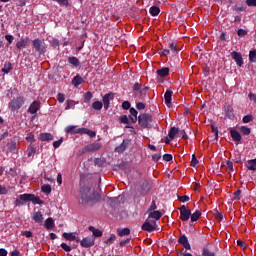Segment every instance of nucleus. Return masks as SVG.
<instances>
[{
    "label": "nucleus",
    "instance_id": "nucleus-1",
    "mask_svg": "<svg viewBox=\"0 0 256 256\" xmlns=\"http://www.w3.org/2000/svg\"><path fill=\"white\" fill-rule=\"evenodd\" d=\"M82 203H93V201H99L101 196L99 194L91 193V188L84 187L80 190Z\"/></svg>",
    "mask_w": 256,
    "mask_h": 256
},
{
    "label": "nucleus",
    "instance_id": "nucleus-2",
    "mask_svg": "<svg viewBox=\"0 0 256 256\" xmlns=\"http://www.w3.org/2000/svg\"><path fill=\"white\" fill-rule=\"evenodd\" d=\"M23 103H25L24 97H17L16 99L11 100L9 103V110L10 111H19L21 107H23Z\"/></svg>",
    "mask_w": 256,
    "mask_h": 256
},
{
    "label": "nucleus",
    "instance_id": "nucleus-3",
    "mask_svg": "<svg viewBox=\"0 0 256 256\" xmlns=\"http://www.w3.org/2000/svg\"><path fill=\"white\" fill-rule=\"evenodd\" d=\"M191 218V210L187 206L182 205L180 207V219L181 221H189Z\"/></svg>",
    "mask_w": 256,
    "mask_h": 256
},
{
    "label": "nucleus",
    "instance_id": "nucleus-4",
    "mask_svg": "<svg viewBox=\"0 0 256 256\" xmlns=\"http://www.w3.org/2000/svg\"><path fill=\"white\" fill-rule=\"evenodd\" d=\"M32 45L37 53H45V42L41 39L33 40Z\"/></svg>",
    "mask_w": 256,
    "mask_h": 256
},
{
    "label": "nucleus",
    "instance_id": "nucleus-5",
    "mask_svg": "<svg viewBox=\"0 0 256 256\" xmlns=\"http://www.w3.org/2000/svg\"><path fill=\"white\" fill-rule=\"evenodd\" d=\"M40 109H41V102L35 100L33 103L30 104L28 108V113H30L31 115H35V113H37V111H39Z\"/></svg>",
    "mask_w": 256,
    "mask_h": 256
},
{
    "label": "nucleus",
    "instance_id": "nucleus-6",
    "mask_svg": "<svg viewBox=\"0 0 256 256\" xmlns=\"http://www.w3.org/2000/svg\"><path fill=\"white\" fill-rule=\"evenodd\" d=\"M155 229H157V222L155 221L153 222L146 221L142 225V231L152 232V231H155Z\"/></svg>",
    "mask_w": 256,
    "mask_h": 256
},
{
    "label": "nucleus",
    "instance_id": "nucleus-7",
    "mask_svg": "<svg viewBox=\"0 0 256 256\" xmlns=\"http://www.w3.org/2000/svg\"><path fill=\"white\" fill-rule=\"evenodd\" d=\"M101 149V144L99 143H93V144H90L88 146H86L84 149H83V153H89V152H93V151H99Z\"/></svg>",
    "mask_w": 256,
    "mask_h": 256
},
{
    "label": "nucleus",
    "instance_id": "nucleus-8",
    "mask_svg": "<svg viewBox=\"0 0 256 256\" xmlns=\"http://www.w3.org/2000/svg\"><path fill=\"white\" fill-rule=\"evenodd\" d=\"M115 95L113 93L105 94L103 97L104 109H109V103L113 101Z\"/></svg>",
    "mask_w": 256,
    "mask_h": 256
},
{
    "label": "nucleus",
    "instance_id": "nucleus-9",
    "mask_svg": "<svg viewBox=\"0 0 256 256\" xmlns=\"http://www.w3.org/2000/svg\"><path fill=\"white\" fill-rule=\"evenodd\" d=\"M62 237L64 239H66V241H76L77 243H79V241H81V239L79 237H77L75 235V233H67V232H64L62 234Z\"/></svg>",
    "mask_w": 256,
    "mask_h": 256
},
{
    "label": "nucleus",
    "instance_id": "nucleus-10",
    "mask_svg": "<svg viewBox=\"0 0 256 256\" xmlns=\"http://www.w3.org/2000/svg\"><path fill=\"white\" fill-rule=\"evenodd\" d=\"M80 245L81 247L88 249V247H93L95 245V240L93 238H84Z\"/></svg>",
    "mask_w": 256,
    "mask_h": 256
},
{
    "label": "nucleus",
    "instance_id": "nucleus-11",
    "mask_svg": "<svg viewBox=\"0 0 256 256\" xmlns=\"http://www.w3.org/2000/svg\"><path fill=\"white\" fill-rule=\"evenodd\" d=\"M138 123L141 127H147L149 125V117L146 114H142L138 117Z\"/></svg>",
    "mask_w": 256,
    "mask_h": 256
},
{
    "label": "nucleus",
    "instance_id": "nucleus-12",
    "mask_svg": "<svg viewBox=\"0 0 256 256\" xmlns=\"http://www.w3.org/2000/svg\"><path fill=\"white\" fill-rule=\"evenodd\" d=\"M232 59L236 61V65L241 67L243 65V57L238 52H232L231 53Z\"/></svg>",
    "mask_w": 256,
    "mask_h": 256
},
{
    "label": "nucleus",
    "instance_id": "nucleus-13",
    "mask_svg": "<svg viewBox=\"0 0 256 256\" xmlns=\"http://www.w3.org/2000/svg\"><path fill=\"white\" fill-rule=\"evenodd\" d=\"M161 217H163V214L159 210L149 212L148 214V219H155L156 221H159Z\"/></svg>",
    "mask_w": 256,
    "mask_h": 256
},
{
    "label": "nucleus",
    "instance_id": "nucleus-14",
    "mask_svg": "<svg viewBox=\"0 0 256 256\" xmlns=\"http://www.w3.org/2000/svg\"><path fill=\"white\" fill-rule=\"evenodd\" d=\"M32 219L35 223H43V213H41V211L34 212L32 214Z\"/></svg>",
    "mask_w": 256,
    "mask_h": 256
},
{
    "label": "nucleus",
    "instance_id": "nucleus-15",
    "mask_svg": "<svg viewBox=\"0 0 256 256\" xmlns=\"http://www.w3.org/2000/svg\"><path fill=\"white\" fill-rule=\"evenodd\" d=\"M178 243L183 245L186 249L190 250L191 249V244H189V240L187 239V236H181L178 240Z\"/></svg>",
    "mask_w": 256,
    "mask_h": 256
},
{
    "label": "nucleus",
    "instance_id": "nucleus-16",
    "mask_svg": "<svg viewBox=\"0 0 256 256\" xmlns=\"http://www.w3.org/2000/svg\"><path fill=\"white\" fill-rule=\"evenodd\" d=\"M54 137L52 136L51 133H41L39 135V140L40 141H53Z\"/></svg>",
    "mask_w": 256,
    "mask_h": 256
},
{
    "label": "nucleus",
    "instance_id": "nucleus-17",
    "mask_svg": "<svg viewBox=\"0 0 256 256\" xmlns=\"http://www.w3.org/2000/svg\"><path fill=\"white\" fill-rule=\"evenodd\" d=\"M230 135L233 139V141H236L237 143H239V141H241V134L237 131V130H230Z\"/></svg>",
    "mask_w": 256,
    "mask_h": 256
},
{
    "label": "nucleus",
    "instance_id": "nucleus-18",
    "mask_svg": "<svg viewBox=\"0 0 256 256\" xmlns=\"http://www.w3.org/2000/svg\"><path fill=\"white\" fill-rule=\"evenodd\" d=\"M179 132V128L177 127H172L169 132H168V137L169 139L173 140L175 137H177V134Z\"/></svg>",
    "mask_w": 256,
    "mask_h": 256
},
{
    "label": "nucleus",
    "instance_id": "nucleus-19",
    "mask_svg": "<svg viewBox=\"0 0 256 256\" xmlns=\"http://www.w3.org/2000/svg\"><path fill=\"white\" fill-rule=\"evenodd\" d=\"M65 132L77 135L79 133V128H77V126H68L65 128Z\"/></svg>",
    "mask_w": 256,
    "mask_h": 256
},
{
    "label": "nucleus",
    "instance_id": "nucleus-20",
    "mask_svg": "<svg viewBox=\"0 0 256 256\" xmlns=\"http://www.w3.org/2000/svg\"><path fill=\"white\" fill-rule=\"evenodd\" d=\"M137 115V110H135V108H130V119L132 123H137Z\"/></svg>",
    "mask_w": 256,
    "mask_h": 256
},
{
    "label": "nucleus",
    "instance_id": "nucleus-21",
    "mask_svg": "<svg viewBox=\"0 0 256 256\" xmlns=\"http://www.w3.org/2000/svg\"><path fill=\"white\" fill-rule=\"evenodd\" d=\"M117 232L119 237H125L127 235H131V230L129 228L118 229Z\"/></svg>",
    "mask_w": 256,
    "mask_h": 256
},
{
    "label": "nucleus",
    "instance_id": "nucleus-22",
    "mask_svg": "<svg viewBox=\"0 0 256 256\" xmlns=\"http://www.w3.org/2000/svg\"><path fill=\"white\" fill-rule=\"evenodd\" d=\"M247 169H249L250 171H256V158L248 160Z\"/></svg>",
    "mask_w": 256,
    "mask_h": 256
},
{
    "label": "nucleus",
    "instance_id": "nucleus-23",
    "mask_svg": "<svg viewBox=\"0 0 256 256\" xmlns=\"http://www.w3.org/2000/svg\"><path fill=\"white\" fill-rule=\"evenodd\" d=\"M17 49H25L27 47V39L22 38L16 43Z\"/></svg>",
    "mask_w": 256,
    "mask_h": 256
},
{
    "label": "nucleus",
    "instance_id": "nucleus-24",
    "mask_svg": "<svg viewBox=\"0 0 256 256\" xmlns=\"http://www.w3.org/2000/svg\"><path fill=\"white\" fill-rule=\"evenodd\" d=\"M199 217H201V210H196L193 214L190 215L192 223L199 221Z\"/></svg>",
    "mask_w": 256,
    "mask_h": 256
},
{
    "label": "nucleus",
    "instance_id": "nucleus-25",
    "mask_svg": "<svg viewBox=\"0 0 256 256\" xmlns=\"http://www.w3.org/2000/svg\"><path fill=\"white\" fill-rule=\"evenodd\" d=\"M81 83H83V79L79 75L75 76L72 79V85H74V87H79V85H81Z\"/></svg>",
    "mask_w": 256,
    "mask_h": 256
},
{
    "label": "nucleus",
    "instance_id": "nucleus-26",
    "mask_svg": "<svg viewBox=\"0 0 256 256\" xmlns=\"http://www.w3.org/2000/svg\"><path fill=\"white\" fill-rule=\"evenodd\" d=\"M89 231H91L94 235V237H102L103 236V232L99 229H95V227L90 226L89 227Z\"/></svg>",
    "mask_w": 256,
    "mask_h": 256
},
{
    "label": "nucleus",
    "instance_id": "nucleus-27",
    "mask_svg": "<svg viewBox=\"0 0 256 256\" xmlns=\"http://www.w3.org/2000/svg\"><path fill=\"white\" fill-rule=\"evenodd\" d=\"M171 97H173V92L171 90H167L164 94L165 103L167 105L171 103Z\"/></svg>",
    "mask_w": 256,
    "mask_h": 256
},
{
    "label": "nucleus",
    "instance_id": "nucleus-28",
    "mask_svg": "<svg viewBox=\"0 0 256 256\" xmlns=\"http://www.w3.org/2000/svg\"><path fill=\"white\" fill-rule=\"evenodd\" d=\"M157 75L159 77H167V75H169V68H161L157 70Z\"/></svg>",
    "mask_w": 256,
    "mask_h": 256
},
{
    "label": "nucleus",
    "instance_id": "nucleus-29",
    "mask_svg": "<svg viewBox=\"0 0 256 256\" xmlns=\"http://www.w3.org/2000/svg\"><path fill=\"white\" fill-rule=\"evenodd\" d=\"M159 13H161V9H159V7L152 6L150 8V15H152V17H157V15H159Z\"/></svg>",
    "mask_w": 256,
    "mask_h": 256
},
{
    "label": "nucleus",
    "instance_id": "nucleus-30",
    "mask_svg": "<svg viewBox=\"0 0 256 256\" xmlns=\"http://www.w3.org/2000/svg\"><path fill=\"white\" fill-rule=\"evenodd\" d=\"M31 203H33L34 205H43V200H41V198L35 196V194H32V198H31Z\"/></svg>",
    "mask_w": 256,
    "mask_h": 256
},
{
    "label": "nucleus",
    "instance_id": "nucleus-31",
    "mask_svg": "<svg viewBox=\"0 0 256 256\" xmlns=\"http://www.w3.org/2000/svg\"><path fill=\"white\" fill-rule=\"evenodd\" d=\"M93 109H95V111H101L103 109V102L101 101H95L92 104Z\"/></svg>",
    "mask_w": 256,
    "mask_h": 256
},
{
    "label": "nucleus",
    "instance_id": "nucleus-32",
    "mask_svg": "<svg viewBox=\"0 0 256 256\" xmlns=\"http://www.w3.org/2000/svg\"><path fill=\"white\" fill-rule=\"evenodd\" d=\"M68 62L74 67H79V59L77 57H69Z\"/></svg>",
    "mask_w": 256,
    "mask_h": 256
},
{
    "label": "nucleus",
    "instance_id": "nucleus-33",
    "mask_svg": "<svg viewBox=\"0 0 256 256\" xmlns=\"http://www.w3.org/2000/svg\"><path fill=\"white\" fill-rule=\"evenodd\" d=\"M53 225H55V222L53 221V218H47L46 221H45L46 229H52Z\"/></svg>",
    "mask_w": 256,
    "mask_h": 256
},
{
    "label": "nucleus",
    "instance_id": "nucleus-34",
    "mask_svg": "<svg viewBox=\"0 0 256 256\" xmlns=\"http://www.w3.org/2000/svg\"><path fill=\"white\" fill-rule=\"evenodd\" d=\"M125 149H127V144H125V141H123L120 146L116 147L115 151L116 153H123Z\"/></svg>",
    "mask_w": 256,
    "mask_h": 256
},
{
    "label": "nucleus",
    "instance_id": "nucleus-35",
    "mask_svg": "<svg viewBox=\"0 0 256 256\" xmlns=\"http://www.w3.org/2000/svg\"><path fill=\"white\" fill-rule=\"evenodd\" d=\"M11 69H13V66L11 65L10 62H6L4 64V67L2 68L3 73H9V71H11Z\"/></svg>",
    "mask_w": 256,
    "mask_h": 256
},
{
    "label": "nucleus",
    "instance_id": "nucleus-36",
    "mask_svg": "<svg viewBox=\"0 0 256 256\" xmlns=\"http://www.w3.org/2000/svg\"><path fill=\"white\" fill-rule=\"evenodd\" d=\"M224 111L226 113V117H233V107L226 106Z\"/></svg>",
    "mask_w": 256,
    "mask_h": 256
},
{
    "label": "nucleus",
    "instance_id": "nucleus-37",
    "mask_svg": "<svg viewBox=\"0 0 256 256\" xmlns=\"http://www.w3.org/2000/svg\"><path fill=\"white\" fill-rule=\"evenodd\" d=\"M32 196L33 194H21L19 197L21 201H31Z\"/></svg>",
    "mask_w": 256,
    "mask_h": 256
},
{
    "label": "nucleus",
    "instance_id": "nucleus-38",
    "mask_svg": "<svg viewBox=\"0 0 256 256\" xmlns=\"http://www.w3.org/2000/svg\"><path fill=\"white\" fill-rule=\"evenodd\" d=\"M42 193H45L46 195H49L51 193V185L46 184L42 186Z\"/></svg>",
    "mask_w": 256,
    "mask_h": 256
},
{
    "label": "nucleus",
    "instance_id": "nucleus-39",
    "mask_svg": "<svg viewBox=\"0 0 256 256\" xmlns=\"http://www.w3.org/2000/svg\"><path fill=\"white\" fill-rule=\"evenodd\" d=\"M117 239V236H115V234H111V236L109 237V239L105 240L104 243H106V245H112L113 242Z\"/></svg>",
    "mask_w": 256,
    "mask_h": 256
},
{
    "label": "nucleus",
    "instance_id": "nucleus-40",
    "mask_svg": "<svg viewBox=\"0 0 256 256\" xmlns=\"http://www.w3.org/2000/svg\"><path fill=\"white\" fill-rule=\"evenodd\" d=\"M249 60L251 61V63H256V50L250 51Z\"/></svg>",
    "mask_w": 256,
    "mask_h": 256
},
{
    "label": "nucleus",
    "instance_id": "nucleus-41",
    "mask_svg": "<svg viewBox=\"0 0 256 256\" xmlns=\"http://www.w3.org/2000/svg\"><path fill=\"white\" fill-rule=\"evenodd\" d=\"M91 99H93V93L87 92L84 95V103H89L91 101Z\"/></svg>",
    "mask_w": 256,
    "mask_h": 256
},
{
    "label": "nucleus",
    "instance_id": "nucleus-42",
    "mask_svg": "<svg viewBox=\"0 0 256 256\" xmlns=\"http://www.w3.org/2000/svg\"><path fill=\"white\" fill-rule=\"evenodd\" d=\"M241 133H243V135H250L251 134V129L248 128L247 126H242L240 128Z\"/></svg>",
    "mask_w": 256,
    "mask_h": 256
},
{
    "label": "nucleus",
    "instance_id": "nucleus-43",
    "mask_svg": "<svg viewBox=\"0 0 256 256\" xmlns=\"http://www.w3.org/2000/svg\"><path fill=\"white\" fill-rule=\"evenodd\" d=\"M37 149L35 147H29L27 150V155L28 157H33L35 155Z\"/></svg>",
    "mask_w": 256,
    "mask_h": 256
},
{
    "label": "nucleus",
    "instance_id": "nucleus-44",
    "mask_svg": "<svg viewBox=\"0 0 256 256\" xmlns=\"http://www.w3.org/2000/svg\"><path fill=\"white\" fill-rule=\"evenodd\" d=\"M63 143V138H60L59 140L57 141H54L53 142V147L54 149H59V147H61V144Z\"/></svg>",
    "mask_w": 256,
    "mask_h": 256
},
{
    "label": "nucleus",
    "instance_id": "nucleus-45",
    "mask_svg": "<svg viewBox=\"0 0 256 256\" xmlns=\"http://www.w3.org/2000/svg\"><path fill=\"white\" fill-rule=\"evenodd\" d=\"M177 137H181L182 139H188L187 133H185V130H179L178 129Z\"/></svg>",
    "mask_w": 256,
    "mask_h": 256
},
{
    "label": "nucleus",
    "instance_id": "nucleus-46",
    "mask_svg": "<svg viewBox=\"0 0 256 256\" xmlns=\"http://www.w3.org/2000/svg\"><path fill=\"white\" fill-rule=\"evenodd\" d=\"M61 247L64 251H67L68 253L73 251V248H71V246H69L67 243H62Z\"/></svg>",
    "mask_w": 256,
    "mask_h": 256
},
{
    "label": "nucleus",
    "instance_id": "nucleus-47",
    "mask_svg": "<svg viewBox=\"0 0 256 256\" xmlns=\"http://www.w3.org/2000/svg\"><path fill=\"white\" fill-rule=\"evenodd\" d=\"M56 1V3L60 4L62 7H67L69 5V0H53Z\"/></svg>",
    "mask_w": 256,
    "mask_h": 256
},
{
    "label": "nucleus",
    "instance_id": "nucleus-48",
    "mask_svg": "<svg viewBox=\"0 0 256 256\" xmlns=\"http://www.w3.org/2000/svg\"><path fill=\"white\" fill-rule=\"evenodd\" d=\"M226 169H227L228 173H230V175H231V173H233V162L228 161Z\"/></svg>",
    "mask_w": 256,
    "mask_h": 256
},
{
    "label": "nucleus",
    "instance_id": "nucleus-49",
    "mask_svg": "<svg viewBox=\"0 0 256 256\" xmlns=\"http://www.w3.org/2000/svg\"><path fill=\"white\" fill-rule=\"evenodd\" d=\"M57 101H59V103H64L65 102V94L58 93L57 94Z\"/></svg>",
    "mask_w": 256,
    "mask_h": 256
},
{
    "label": "nucleus",
    "instance_id": "nucleus-50",
    "mask_svg": "<svg viewBox=\"0 0 256 256\" xmlns=\"http://www.w3.org/2000/svg\"><path fill=\"white\" fill-rule=\"evenodd\" d=\"M253 121V115H246L243 117V123H251Z\"/></svg>",
    "mask_w": 256,
    "mask_h": 256
},
{
    "label": "nucleus",
    "instance_id": "nucleus-51",
    "mask_svg": "<svg viewBox=\"0 0 256 256\" xmlns=\"http://www.w3.org/2000/svg\"><path fill=\"white\" fill-rule=\"evenodd\" d=\"M26 141H28V143H33V141H35V135H33V133H29L26 137Z\"/></svg>",
    "mask_w": 256,
    "mask_h": 256
},
{
    "label": "nucleus",
    "instance_id": "nucleus-52",
    "mask_svg": "<svg viewBox=\"0 0 256 256\" xmlns=\"http://www.w3.org/2000/svg\"><path fill=\"white\" fill-rule=\"evenodd\" d=\"M120 122H121V123H124V125H129V118L127 117V115H123V116L120 118Z\"/></svg>",
    "mask_w": 256,
    "mask_h": 256
},
{
    "label": "nucleus",
    "instance_id": "nucleus-53",
    "mask_svg": "<svg viewBox=\"0 0 256 256\" xmlns=\"http://www.w3.org/2000/svg\"><path fill=\"white\" fill-rule=\"evenodd\" d=\"M197 163H199V161L197 160V157L195 156V154H193L192 160H191V166L196 167Z\"/></svg>",
    "mask_w": 256,
    "mask_h": 256
},
{
    "label": "nucleus",
    "instance_id": "nucleus-54",
    "mask_svg": "<svg viewBox=\"0 0 256 256\" xmlns=\"http://www.w3.org/2000/svg\"><path fill=\"white\" fill-rule=\"evenodd\" d=\"M238 37H245L247 35V31L243 29H239L237 32Z\"/></svg>",
    "mask_w": 256,
    "mask_h": 256
},
{
    "label": "nucleus",
    "instance_id": "nucleus-55",
    "mask_svg": "<svg viewBox=\"0 0 256 256\" xmlns=\"http://www.w3.org/2000/svg\"><path fill=\"white\" fill-rule=\"evenodd\" d=\"M248 7H256V0H246Z\"/></svg>",
    "mask_w": 256,
    "mask_h": 256
},
{
    "label": "nucleus",
    "instance_id": "nucleus-56",
    "mask_svg": "<svg viewBox=\"0 0 256 256\" xmlns=\"http://www.w3.org/2000/svg\"><path fill=\"white\" fill-rule=\"evenodd\" d=\"M170 51H172L174 55H177V46L174 43L170 44Z\"/></svg>",
    "mask_w": 256,
    "mask_h": 256
},
{
    "label": "nucleus",
    "instance_id": "nucleus-57",
    "mask_svg": "<svg viewBox=\"0 0 256 256\" xmlns=\"http://www.w3.org/2000/svg\"><path fill=\"white\" fill-rule=\"evenodd\" d=\"M164 161H173V155L171 154H165L163 156Z\"/></svg>",
    "mask_w": 256,
    "mask_h": 256
},
{
    "label": "nucleus",
    "instance_id": "nucleus-58",
    "mask_svg": "<svg viewBox=\"0 0 256 256\" xmlns=\"http://www.w3.org/2000/svg\"><path fill=\"white\" fill-rule=\"evenodd\" d=\"M178 199L181 203H187V201H189V196H179Z\"/></svg>",
    "mask_w": 256,
    "mask_h": 256
},
{
    "label": "nucleus",
    "instance_id": "nucleus-59",
    "mask_svg": "<svg viewBox=\"0 0 256 256\" xmlns=\"http://www.w3.org/2000/svg\"><path fill=\"white\" fill-rule=\"evenodd\" d=\"M22 235H24V237L31 238V237H33V232H31V231H23Z\"/></svg>",
    "mask_w": 256,
    "mask_h": 256
},
{
    "label": "nucleus",
    "instance_id": "nucleus-60",
    "mask_svg": "<svg viewBox=\"0 0 256 256\" xmlns=\"http://www.w3.org/2000/svg\"><path fill=\"white\" fill-rule=\"evenodd\" d=\"M157 209V204H155V201L152 202L151 206L149 207L148 211L151 213Z\"/></svg>",
    "mask_w": 256,
    "mask_h": 256
},
{
    "label": "nucleus",
    "instance_id": "nucleus-61",
    "mask_svg": "<svg viewBox=\"0 0 256 256\" xmlns=\"http://www.w3.org/2000/svg\"><path fill=\"white\" fill-rule=\"evenodd\" d=\"M122 107L126 110L130 109L131 108V103H129V101H125V102L122 103Z\"/></svg>",
    "mask_w": 256,
    "mask_h": 256
},
{
    "label": "nucleus",
    "instance_id": "nucleus-62",
    "mask_svg": "<svg viewBox=\"0 0 256 256\" xmlns=\"http://www.w3.org/2000/svg\"><path fill=\"white\" fill-rule=\"evenodd\" d=\"M136 107L140 111H143V109H145V104L143 102H139V103H137Z\"/></svg>",
    "mask_w": 256,
    "mask_h": 256
},
{
    "label": "nucleus",
    "instance_id": "nucleus-63",
    "mask_svg": "<svg viewBox=\"0 0 256 256\" xmlns=\"http://www.w3.org/2000/svg\"><path fill=\"white\" fill-rule=\"evenodd\" d=\"M248 97H249L250 101H254V103H256V95H255V94L250 93V94L248 95Z\"/></svg>",
    "mask_w": 256,
    "mask_h": 256
},
{
    "label": "nucleus",
    "instance_id": "nucleus-64",
    "mask_svg": "<svg viewBox=\"0 0 256 256\" xmlns=\"http://www.w3.org/2000/svg\"><path fill=\"white\" fill-rule=\"evenodd\" d=\"M7 250H5L4 248L0 249V256H7Z\"/></svg>",
    "mask_w": 256,
    "mask_h": 256
}]
</instances>
